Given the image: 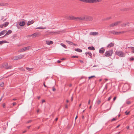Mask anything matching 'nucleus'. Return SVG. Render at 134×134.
<instances>
[{"mask_svg":"<svg viewBox=\"0 0 134 134\" xmlns=\"http://www.w3.org/2000/svg\"><path fill=\"white\" fill-rule=\"evenodd\" d=\"M5 104H3V108H4L5 107Z\"/></svg>","mask_w":134,"mask_h":134,"instance_id":"nucleus-58","label":"nucleus"},{"mask_svg":"<svg viewBox=\"0 0 134 134\" xmlns=\"http://www.w3.org/2000/svg\"><path fill=\"white\" fill-rule=\"evenodd\" d=\"M90 101H91L89 99V100H88V104H90Z\"/></svg>","mask_w":134,"mask_h":134,"instance_id":"nucleus-54","label":"nucleus"},{"mask_svg":"<svg viewBox=\"0 0 134 134\" xmlns=\"http://www.w3.org/2000/svg\"><path fill=\"white\" fill-rule=\"evenodd\" d=\"M85 20L86 21H91L93 20V18L92 16L85 15Z\"/></svg>","mask_w":134,"mask_h":134,"instance_id":"nucleus-5","label":"nucleus"},{"mask_svg":"<svg viewBox=\"0 0 134 134\" xmlns=\"http://www.w3.org/2000/svg\"><path fill=\"white\" fill-rule=\"evenodd\" d=\"M113 53V50L111 49L105 52L104 55L106 57H109L112 56Z\"/></svg>","mask_w":134,"mask_h":134,"instance_id":"nucleus-3","label":"nucleus"},{"mask_svg":"<svg viewBox=\"0 0 134 134\" xmlns=\"http://www.w3.org/2000/svg\"><path fill=\"white\" fill-rule=\"evenodd\" d=\"M90 34L91 35L96 36L98 35H99V33L98 32H91L90 33Z\"/></svg>","mask_w":134,"mask_h":134,"instance_id":"nucleus-8","label":"nucleus"},{"mask_svg":"<svg viewBox=\"0 0 134 134\" xmlns=\"http://www.w3.org/2000/svg\"><path fill=\"white\" fill-rule=\"evenodd\" d=\"M115 53L120 57H124L125 55V53L122 51H116L115 52Z\"/></svg>","mask_w":134,"mask_h":134,"instance_id":"nucleus-2","label":"nucleus"},{"mask_svg":"<svg viewBox=\"0 0 134 134\" xmlns=\"http://www.w3.org/2000/svg\"><path fill=\"white\" fill-rule=\"evenodd\" d=\"M12 32V31L11 30H9L6 32L5 35L3 36V37L5 36H6L8 35L9 34H10Z\"/></svg>","mask_w":134,"mask_h":134,"instance_id":"nucleus-14","label":"nucleus"},{"mask_svg":"<svg viewBox=\"0 0 134 134\" xmlns=\"http://www.w3.org/2000/svg\"><path fill=\"white\" fill-rule=\"evenodd\" d=\"M61 61L59 60H58L57 61V63H60V62H61Z\"/></svg>","mask_w":134,"mask_h":134,"instance_id":"nucleus-55","label":"nucleus"},{"mask_svg":"<svg viewBox=\"0 0 134 134\" xmlns=\"http://www.w3.org/2000/svg\"><path fill=\"white\" fill-rule=\"evenodd\" d=\"M4 66L5 67L7 66L8 65V63H6L4 64Z\"/></svg>","mask_w":134,"mask_h":134,"instance_id":"nucleus-45","label":"nucleus"},{"mask_svg":"<svg viewBox=\"0 0 134 134\" xmlns=\"http://www.w3.org/2000/svg\"><path fill=\"white\" fill-rule=\"evenodd\" d=\"M5 68V66H4V64H3L2 65V66H1V68Z\"/></svg>","mask_w":134,"mask_h":134,"instance_id":"nucleus-43","label":"nucleus"},{"mask_svg":"<svg viewBox=\"0 0 134 134\" xmlns=\"http://www.w3.org/2000/svg\"><path fill=\"white\" fill-rule=\"evenodd\" d=\"M24 57V55L20 54L19 55L14 57L13 58H12V59L14 60H18L21 59Z\"/></svg>","mask_w":134,"mask_h":134,"instance_id":"nucleus-4","label":"nucleus"},{"mask_svg":"<svg viewBox=\"0 0 134 134\" xmlns=\"http://www.w3.org/2000/svg\"><path fill=\"white\" fill-rule=\"evenodd\" d=\"M30 127H31L30 126H27V127L28 129H30Z\"/></svg>","mask_w":134,"mask_h":134,"instance_id":"nucleus-60","label":"nucleus"},{"mask_svg":"<svg viewBox=\"0 0 134 134\" xmlns=\"http://www.w3.org/2000/svg\"><path fill=\"white\" fill-rule=\"evenodd\" d=\"M4 85V83L3 82H2L0 84V86L1 87H3V86Z\"/></svg>","mask_w":134,"mask_h":134,"instance_id":"nucleus-34","label":"nucleus"},{"mask_svg":"<svg viewBox=\"0 0 134 134\" xmlns=\"http://www.w3.org/2000/svg\"><path fill=\"white\" fill-rule=\"evenodd\" d=\"M114 45V43H113L111 42L108 45V47H113Z\"/></svg>","mask_w":134,"mask_h":134,"instance_id":"nucleus-18","label":"nucleus"},{"mask_svg":"<svg viewBox=\"0 0 134 134\" xmlns=\"http://www.w3.org/2000/svg\"><path fill=\"white\" fill-rule=\"evenodd\" d=\"M126 103L127 104H129L131 103V102L130 101L127 100L126 101Z\"/></svg>","mask_w":134,"mask_h":134,"instance_id":"nucleus-36","label":"nucleus"},{"mask_svg":"<svg viewBox=\"0 0 134 134\" xmlns=\"http://www.w3.org/2000/svg\"><path fill=\"white\" fill-rule=\"evenodd\" d=\"M128 48H131L132 50V51L131 52L132 53H134V47H130Z\"/></svg>","mask_w":134,"mask_h":134,"instance_id":"nucleus-24","label":"nucleus"},{"mask_svg":"<svg viewBox=\"0 0 134 134\" xmlns=\"http://www.w3.org/2000/svg\"><path fill=\"white\" fill-rule=\"evenodd\" d=\"M46 29V27H37L36 28L37 29Z\"/></svg>","mask_w":134,"mask_h":134,"instance_id":"nucleus-31","label":"nucleus"},{"mask_svg":"<svg viewBox=\"0 0 134 134\" xmlns=\"http://www.w3.org/2000/svg\"><path fill=\"white\" fill-rule=\"evenodd\" d=\"M28 37H32V34L31 35H29L28 36Z\"/></svg>","mask_w":134,"mask_h":134,"instance_id":"nucleus-50","label":"nucleus"},{"mask_svg":"<svg viewBox=\"0 0 134 134\" xmlns=\"http://www.w3.org/2000/svg\"><path fill=\"white\" fill-rule=\"evenodd\" d=\"M45 101L44 100H43L42 101V103H43L44 102H45Z\"/></svg>","mask_w":134,"mask_h":134,"instance_id":"nucleus-57","label":"nucleus"},{"mask_svg":"<svg viewBox=\"0 0 134 134\" xmlns=\"http://www.w3.org/2000/svg\"><path fill=\"white\" fill-rule=\"evenodd\" d=\"M13 68V66L12 65H9V66H7L5 67V68L7 69H11Z\"/></svg>","mask_w":134,"mask_h":134,"instance_id":"nucleus-23","label":"nucleus"},{"mask_svg":"<svg viewBox=\"0 0 134 134\" xmlns=\"http://www.w3.org/2000/svg\"><path fill=\"white\" fill-rule=\"evenodd\" d=\"M3 26H4V24H2L0 25V27L1 28H3Z\"/></svg>","mask_w":134,"mask_h":134,"instance_id":"nucleus-40","label":"nucleus"},{"mask_svg":"<svg viewBox=\"0 0 134 134\" xmlns=\"http://www.w3.org/2000/svg\"><path fill=\"white\" fill-rule=\"evenodd\" d=\"M32 35V37H35L38 36V34L37 33H35Z\"/></svg>","mask_w":134,"mask_h":134,"instance_id":"nucleus-22","label":"nucleus"},{"mask_svg":"<svg viewBox=\"0 0 134 134\" xmlns=\"http://www.w3.org/2000/svg\"><path fill=\"white\" fill-rule=\"evenodd\" d=\"M79 61L80 62V63H83V61L82 60H79Z\"/></svg>","mask_w":134,"mask_h":134,"instance_id":"nucleus-51","label":"nucleus"},{"mask_svg":"<svg viewBox=\"0 0 134 134\" xmlns=\"http://www.w3.org/2000/svg\"><path fill=\"white\" fill-rule=\"evenodd\" d=\"M16 104V103L15 102H14L13 103V106L15 105Z\"/></svg>","mask_w":134,"mask_h":134,"instance_id":"nucleus-49","label":"nucleus"},{"mask_svg":"<svg viewBox=\"0 0 134 134\" xmlns=\"http://www.w3.org/2000/svg\"><path fill=\"white\" fill-rule=\"evenodd\" d=\"M8 5L7 3H0V6H6Z\"/></svg>","mask_w":134,"mask_h":134,"instance_id":"nucleus-16","label":"nucleus"},{"mask_svg":"<svg viewBox=\"0 0 134 134\" xmlns=\"http://www.w3.org/2000/svg\"><path fill=\"white\" fill-rule=\"evenodd\" d=\"M111 17H108L106 18L105 19H103V20H109L110 19H111Z\"/></svg>","mask_w":134,"mask_h":134,"instance_id":"nucleus-32","label":"nucleus"},{"mask_svg":"<svg viewBox=\"0 0 134 134\" xmlns=\"http://www.w3.org/2000/svg\"><path fill=\"white\" fill-rule=\"evenodd\" d=\"M8 42L5 40L0 41V45H2L3 43H7Z\"/></svg>","mask_w":134,"mask_h":134,"instance_id":"nucleus-21","label":"nucleus"},{"mask_svg":"<svg viewBox=\"0 0 134 134\" xmlns=\"http://www.w3.org/2000/svg\"><path fill=\"white\" fill-rule=\"evenodd\" d=\"M73 100V98L72 97V96L71 98V101H72V100Z\"/></svg>","mask_w":134,"mask_h":134,"instance_id":"nucleus-61","label":"nucleus"},{"mask_svg":"<svg viewBox=\"0 0 134 134\" xmlns=\"http://www.w3.org/2000/svg\"><path fill=\"white\" fill-rule=\"evenodd\" d=\"M100 1V0H89V3H97Z\"/></svg>","mask_w":134,"mask_h":134,"instance_id":"nucleus-9","label":"nucleus"},{"mask_svg":"<svg viewBox=\"0 0 134 134\" xmlns=\"http://www.w3.org/2000/svg\"><path fill=\"white\" fill-rule=\"evenodd\" d=\"M4 18V16H2L1 17V20H2Z\"/></svg>","mask_w":134,"mask_h":134,"instance_id":"nucleus-47","label":"nucleus"},{"mask_svg":"<svg viewBox=\"0 0 134 134\" xmlns=\"http://www.w3.org/2000/svg\"><path fill=\"white\" fill-rule=\"evenodd\" d=\"M101 102V100H98L97 102V103L98 105Z\"/></svg>","mask_w":134,"mask_h":134,"instance_id":"nucleus-35","label":"nucleus"},{"mask_svg":"<svg viewBox=\"0 0 134 134\" xmlns=\"http://www.w3.org/2000/svg\"><path fill=\"white\" fill-rule=\"evenodd\" d=\"M95 77V76H94L93 75V76H92L89 77H88V79H90L91 78H93V77Z\"/></svg>","mask_w":134,"mask_h":134,"instance_id":"nucleus-41","label":"nucleus"},{"mask_svg":"<svg viewBox=\"0 0 134 134\" xmlns=\"http://www.w3.org/2000/svg\"><path fill=\"white\" fill-rule=\"evenodd\" d=\"M130 61H133L134 60V58L133 57H131L130 59Z\"/></svg>","mask_w":134,"mask_h":134,"instance_id":"nucleus-42","label":"nucleus"},{"mask_svg":"<svg viewBox=\"0 0 134 134\" xmlns=\"http://www.w3.org/2000/svg\"><path fill=\"white\" fill-rule=\"evenodd\" d=\"M116 120V119L115 118H113L111 120V121H114L115 120Z\"/></svg>","mask_w":134,"mask_h":134,"instance_id":"nucleus-48","label":"nucleus"},{"mask_svg":"<svg viewBox=\"0 0 134 134\" xmlns=\"http://www.w3.org/2000/svg\"><path fill=\"white\" fill-rule=\"evenodd\" d=\"M111 98V96H110V97H109L108 98V101H109L110 100Z\"/></svg>","mask_w":134,"mask_h":134,"instance_id":"nucleus-44","label":"nucleus"},{"mask_svg":"<svg viewBox=\"0 0 134 134\" xmlns=\"http://www.w3.org/2000/svg\"><path fill=\"white\" fill-rule=\"evenodd\" d=\"M66 41L70 45H72L74 44L75 45V44H74L73 42H71L70 41H68L66 40Z\"/></svg>","mask_w":134,"mask_h":134,"instance_id":"nucleus-25","label":"nucleus"},{"mask_svg":"<svg viewBox=\"0 0 134 134\" xmlns=\"http://www.w3.org/2000/svg\"><path fill=\"white\" fill-rule=\"evenodd\" d=\"M116 97H114V98H113V101H114L116 100Z\"/></svg>","mask_w":134,"mask_h":134,"instance_id":"nucleus-53","label":"nucleus"},{"mask_svg":"<svg viewBox=\"0 0 134 134\" xmlns=\"http://www.w3.org/2000/svg\"><path fill=\"white\" fill-rule=\"evenodd\" d=\"M43 85H44V86L45 87H47L45 85V84L44 83H43Z\"/></svg>","mask_w":134,"mask_h":134,"instance_id":"nucleus-64","label":"nucleus"},{"mask_svg":"<svg viewBox=\"0 0 134 134\" xmlns=\"http://www.w3.org/2000/svg\"><path fill=\"white\" fill-rule=\"evenodd\" d=\"M26 132V130H25V131H23V133H24Z\"/></svg>","mask_w":134,"mask_h":134,"instance_id":"nucleus-59","label":"nucleus"},{"mask_svg":"<svg viewBox=\"0 0 134 134\" xmlns=\"http://www.w3.org/2000/svg\"><path fill=\"white\" fill-rule=\"evenodd\" d=\"M52 90L53 91H55L56 90V89L53 87H52Z\"/></svg>","mask_w":134,"mask_h":134,"instance_id":"nucleus-46","label":"nucleus"},{"mask_svg":"<svg viewBox=\"0 0 134 134\" xmlns=\"http://www.w3.org/2000/svg\"><path fill=\"white\" fill-rule=\"evenodd\" d=\"M85 54H86V55H87V54H88V55L90 56V58H92V53H90V52H86L85 53Z\"/></svg>","mask_w":134,"mask_h":134,"instance_id":"nucleus-26","label":"nucleus"},{"mask_svg":"<svg viewBox=\"0 0 134 134\" xmlns=\"http://www.w3.org/2000/svg\"><path fill=\"white\" fill-rule=\"evenodd\" d=\"M19 24L20 26H23L25 25V23L24 21H20L19 23Z\"/></svg>","mask_w":134,"mask_h":134,"instance_id":"nucleus-13","label":"nucleus"},{"mask_svg":"<svg viewBox=\"0 0 134 134\" xmlns=\"http://www.w3.org/2000/svg\"><path fill=\"white\" fill-rule=\"evenodd\" d=\"M26 50V49L25 47H24L20 50H19V52H21L25 51Z\"/></svg>","mask_w":134,"mask_h":134,"instance_id":"nucleus-20","label":"nucleus"},{"mask_svg":"<svg viewBox=\"0 0 134 134\" xmlns=\"http://www.w3.org/2000/svg\"><path fill=\"white\" fill-rule=\"evenodd\" d=\"M30 48H31V47L30 46H28V47H25V48H26V50H29V49H30Z\"/></svg>","mask_w":134,"mask_h":134,"instance_id":"nucleus-38","label":"nucleus"},{"mask_svg":"<svg viewBox=\"0 0 134 134\" xmlns=\"http://www.w3.org/2000/svg\"><path fill=\"white\" fill-rule=\"evenodd\" d=\"M80 1L85 3H89V0H79Z\"/></svg>","mask_w":134,"mask_h":134,"instance_id":"nucleus-19","label":"nucleus"},{"mask_svg":"<svg viewBox=\"0 0 134 134\" xmlns=\"http://www.w3.org/2000/svg\"><path fill=\"white\" fill-rule=\"evenodd\" d=\"M34 23V21L33 20H32L31 21H29L28 22L27 25L28 26L29 25H30L33 24Z\"/></svg>","mask_w":134,"mask_h":134,"instance_id":"nucleus-17","label":"nucleus"},{"mask_svg":"<svg viewBox=\"0 0 134 134\" xmlns=\"http://www.w3.org/2000/svg\"><path fill=\"white\" fill-rule=\"evenodd\" d=\"M88 49L89 50H95L94 47L93 46L88 47Z\"/></svg>","mask_w":134,"mask_h":134,"instance_id":"nucleus-27","label":"nucleus"},{"mask_svg":"<svg viewBox=\"0 0 134 134\" xmlns=\"http://www.w3.org/2000/svg\"><path fill=\"white\" fill-rule=\"evenodd\" d=\"M65 108H68V105L67 104H66L65 105Z\"/></svg>","mask_w":134,"mask_h":134,"instance_id":"nucleus-56","label":"nucleus"},{"mask_svg":"<svg viewBox=\"0 0 134 134\" xmlns=\"http://www.w3.org/2000/svg\"><path fill=\"white\" fill-rule=\"evenodd\" d=\"M109 32V34H112L115 35H118L121 33L120 32H116L114 30L110 31Z\"/></svg>","mask_w":134,"mask_h":134,"instance_id":"nucleus-6","label":"nucleus"},{"mask_svg":"<svg viewBox=\"0 0 134 134\" xmlns=\"http://www.w3.org/2000/svg\"><path fill=\"white\" fill-rule=\"evenodd\" d=\"M71 57L72 58H78V56L76 55H73L71 56Z\"/></svg>","mask_w":134,"mask_h":134,"instance_id":"nucleus-37","label":"nucleus"},{"mask_svg":"<svg viewBox=\"0 0 134 134\" xmlns=\"http://www.w3.org/2000/svg\"><path fill=\"white\" fill-rule=\"evenodd\" d=\"M130 113V111H129L128 112H127V111H126L125 112V114L126 115H128Z\"/></svg>","mask_w":134,"mask_h":134,"instance_id":"nucleus-39","label":"nucleus"},{"mask_svg":"<svg viewBox=\"0 0 134 134\" xmlns=\"http://www.w3.org/2000/svg\"><path fill=\"white\" fill-rule=\"evenodd\" d=\"M121 23V21H118L116 22L115 23H113L109 25V27H113L114 26H115L118 25V24H119Z\"/></svg>","mask_w":134,"mask_h":134,"instance_id":"nucleus-7","label":"nucleus"},{"mask_svg":"<svg viewBox=\"0 0 134 134\" xmlns=\"http://www.w3.org/2000/svg\"><path fill=\"white\" fill-rule=\"evenodd\" d=\"M75 51L79 52H81L82 51V50L79 48L75 49Z\"/></svg>","mask_w":134,"mask_h":134,"instance_id":"nucleus-28","label":"nucleus"},{"mask_svg":"<svg viewBox=\"0 0 134 134\" xmlns=\"http://www.w3.org/2000/svg\"><path fill=\"white\" fill-rule=\"evenodd\" d=\"M68 19L70 20H74L78 21H85V16L82 17H75L73 16H69L68 18Z\"/></svg>","mask_w":134,"mask_h":134,"instance_id":"nucleus-1","label":"nucleus"},{"mask_svg":"<svg viewBox=\"0 0 134 134\" xmlns=\"http://www.w3.org/2000/svg\"><path fill=\"white\" fill-rule=\"evenodd\" d=\"M17 100V99H16V98H14L13 99V100Z\"/></svg>","mask_w":134,"mask_h":134,"instance_id":"nucleus-63","label":"nucleus"},{"mask_svg":"<svg viewBox=\"0 0 134 134\" xmlns=\"http://www.w3.org/2000/svg\"><path fill=\"white\" fill-rule=\"evenodd\" d=\"M7 32V31L6 30H4L0 32V36L4 35Z\"/></svg>","mask_w":134,"mask_h":134,"instance_id":"nucleus-15","label":"nucleus"},{"mask_svg":"<svg viewBox=\"0 0 134 134\" xmlns=\"http://www.w3.org/2000/svg\"><path fill=\"white\" fill-rule=\"evenodd\" d=\"M46 44L49 45L52 44L53 43V42L51 41H46Z\"/></svg>","mask_w":134,"mask_h":134,"instance_id":"nucleus-12","label":"nucleus"},{"mask_svg":"<svg viewBox=\"0 0 134 134\" xmlns=\"http://www.w3.org/2000/svg\"><path fill=\"white\" fill-rule=\"evenodd\" d=\"M60 45L62 46H63V47H64V48H67V47H66V46L63 43H61L60 44Z\"/></svg>","mask_w":134,"mask_h":134,"instance_id":"nucleus-30","label":"nucleus"},{"mask_svg":"<svg viewBox=\"0 0 134 134\" xmlns=\"http://www.w3.org/2000/svg\"><path fill=\"white\" fill-rule=\"evenodd\" d=\"M26 69L29 71H31L32 69V68H30L28 67H26Z\"/></svg>","mask_w":134,"mask_h":134,"instance_id":"nucleus-33","label":"nucleus"},{"mask_svg":"<svg viewBox=\"0 0 134 134\" xmlns=\"http://www.w3.org/2000/svg\"><path fill=\"white\" fill-rule=\"evenodd\" d=\"M9 24L8 22H5L4 23V27H6Z\"/></svg>","mask_w":134,"mask_h":134,"instance_id":"nucleus-29","label":"nucleus"},{"mask_svg":"<svg viewBox=\"0 0 134 134\" xmlns=\"http://www.w3.org/2000/svg\"><path fill=\"white\" fill-rule=\"evenodd\" d=\"M32 121V120H29V121H28L27 122V123H30Z\"/></svg>","mask_w":134,"mask_h":134,"instance_id":"nucleus-52","label":"nucleus"},{"mask_svg":"<svg viewBox=\"0 0 134 134\" xmlns=\"http://www.w3.org/2000/svg\"><path fill=\"white\" fill-rule=\"evenodd\" d=\"M107 85H106L105 86V88L107 89Z\"/></svg>","mask_w":134,"mask_h":134,"instance_id":"nucleus-62","label":"nucleus"},{"mask_svg":"<svg viewBox=\"0 0 134 134\" xmlns=\"http://www.w3.org/2000/svg\"><path fill=\"white\" fill-rule=\"evenodd\" d=\"M105 49L103 47L102 48L99 50V53L101 54H103L104 53Z\"/></svg>","mask_w":134,"mask_h":134,"instance_id":"nucleus-10","label":"nucleus"},{"mask_svg":"<svg viewBox=\"0 0 134 134\" xmlns=\"http://www.w3.org/2000/svg\"><path fill=\"white\" fill-rule=\"evenodd\" d=\"M129 24H130L129 22L125 23L122 24L121 26L123 27H125L126 26H129Z\"/></svg>","mask_w":134,"mask_h":134,"instance_id":"nucleus-11","label":"nucleus"}]
</instances>
